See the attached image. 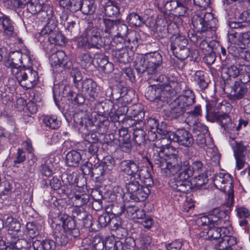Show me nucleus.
<instances>
[{"instance_id": "1", "label": "nucleus", "mask_w": 250, "mask_h": 250, "mask_svg": "<svg viewBox=\"0 0 250 250\" xmlns=\"http://www.w3.org/2000/svg\"><path fill=\"white\" fill-rule=\"evenodd\" d=\"M149 164L151 167L154 165L160 168L161 173L165 176H173L182 169V160L179 155L177 154L167 155L163 149L154 153Z\"/></svg>"}, {"instance_id": "2", "label": "nucleus", "mask_w": 250, "mask_h": 250, "mask_svg": "<svg viewBox=\"0 0 250 250\" xmlns=\"http://www.w3.org/2000/svg\"><path fill=\"white\" fill-rule=\"evenodd\" d=\"M232 106L226 101L219 103L216 106L213 111H209L207 105L206 117L211 122H217L222 128L229 132V130L234 128V124L232 122L229 113L230 112Z\"/></svg>"}, {"instance_id": "3", "label": "nucleus", "mask_w": 250, "mask_h": 250, "mask_svg": "<svg viewBox=\"0 0 250 250\" xmlns=\"http://www.w3.org/2000/svg\"><path fill=\"white\" fill-rule=\"evenodd\" d=\"M134 63L138 74L144 76L148 77L150 74L160 71L163 68L162 57L156 51L153 53L151 61H148L143 56H139L136 57Z\"/></svg>"}, {"instance_id": "4", "label": "nucleus", "mask_w": 250, "mask_h": 250, "mask_svg": "<svg viewBox=\"0 0 250 250\" xmlns=\"http://www.w3.org/2000/svg\"><path fill=\"white\" fill-rule=\"evenodd\" d=\"M192 22L194 28L199 33L209 30L215 31L217 28V20L211 13L197 12L193 16Z\"/></svg>"}, {"instance_id": "5", "label": "nucleus", "mask_w": 250, "mask_h": 250, "mask_svg": "<svg viewBox=\"0 0 250 250\" xmlns=\"http://www.w3.org/2000/svg\"><path fill=\"white\" fill-rule=\"evenodd\" d=\"M214 185L220 190L227 193V206L229 207L232 206L234 202V194L230 175L222 173L216 174L214 178Z\"/></svg>"}, {"instance_id": "6", "label": "nucleus", "mask_w": 250, "mask_h": 250, "mask_svg": "<svg viewBox=\"0 0 250 250\" xmlns=\"http://www.w3.org/2000/svg\"><path fill=\"white\" fill-rule=\"evenodd\" d=\"M173 89L170 86L162 89V87H149L145 94L146 98L150 101L158 103L160 107L171 101Z\"/></svg>"}, {"instance_id": "7", "label": "nucleus", "mask_w": 250, "mask_h": 250, "mask_svg": "<svg viewBox=\"0 0 250 250\" xmlns=\"http://www.w3.org/2000/svg\"><path fill=\"white\" fill-rule=\"evenodd\" d=\"M14 76L23 87L27 89L33 88L37 83V72L30 68L22 67L20 70L14 69Z\"/></svg>"}, {"instance_id": "8", "label": "nucleus", "mask_w": 250, "mask_h": 250, "mask_svg": "<svg viewBox=\"0 0 250 250\" xmlns=\"http://www.w3.org/2000/svg\"><path fill=\"white\" fill-rule=\"evenodd\" d=\"M192 175V170H182L177 177L169 182V186L175 192L185 193L191 189V184L188 179Z\"/></svg>"}, {"instance_id": "9", "label": "nucleus", "mask_w": 250, "mask_h": 250, "mask_svg": "<svg viewBox=\"0 0 250 250\" xmlns=\"http://www.w3.org/2000/svg\"><path fill=\"white\" fill-rule=\"evenodd\" d=\"M125 112L129 116L125 122L126 126L129 127H142L144 125L145 112L140 107L133 105L126 108Z\"/></svg>"}, {"instance_id": "10", "label": "nucleus", "mask_w": 250, "mask_h": 250, "mask_svg": "<svg viewBox=\"0 0 250 250\" xmlns=\"http://www.w3.org/2000/svg\"><path fill=\"white\" fill-rule=\"evenodd\" d=\"M169 140L177 143L180 146L189 147L194 144V139L192 135L186 129L177 130L169 133Z\"/></svg>"}, {"instance_id": "11", "label": "nucleus", "mask_w": 250, "mask_h": 250, "mask_svg": "<svg viewBox=\"0 0 250 250\" xmlns=\"http://www.w3.org/2000/svg\"><path fill=\"white\" fill-rule=\"evenodd\" d=\"M58 220L62 223L61 226L64 231L69 233L74 238L78 237L80 235L79 229L76 228L75 221L71 217L69 216L64 213H60L57 218H55L53 222L58 224Z\"/></svg>"}, {"instance_id": "12", "label": "nucleus", "mask_w": 250, "mask_h": 250, "mask_svg": "<svg viewBox=\"0 0 250 250\" xmlns=\"http://www.w3.org/2000/svg\"><path fill=\"white\" fill-rule=\"evenodd\" d=\"M33 0H7L8 5H13L15 8H24L33 15L43 11V7L38 2H33Z\"/></svg>"}, {"instance_id": "13", "label": "nucleus", "mask_w": 250, "mask_h": 250, "mask_svg": "<svg viewBox=\"0 0 250 250\" xmlns=\"http://www.w3.org/2000/svg\"><path fill=\"white\" fill-rule=\"evenodd\" d=\"M121 171L131 176V177L141 179L144 174L143 169H140L138 164L132 160H124L120 164Z\"/></svg>"}, {"instance_id": "14", "label": "nucleus", "mask_w": 250, "mask_h": 250, "mask_svg": "<svg viewBox=\"0 0 250 250\" xmlns=\"http://www.w3.org/2000/svg\"><path fill=\"white\" fill-rule=\"evenodd\" d=\"M174 101L186 111L194 103L195 96L192 91L188 89L178 96Z\"/></svg>"}, {"instance_id": "15", "label": "nucleus", "mask_w": 250, "mask_h": 250, "mask_svg": "<svg viewBox=\"0 0 250 250\" xmlns=\"http://www.w3.org/2000/svg\"><path fill=\"white\" fill-rule=\"evenodd\" d=\"M211 225H229V216L227 211L220 210L218 208H214L209 214Z\"/></svg>"}, {"instance_id": "16", "label": "nucleus", "mask_w": 250, "mask_h": 250, "mask_svg": "<svg viewBox=\"0 0 250 250\" xmlns=\"http://www.w3.org/2000/svg\"><path fill=\"white\" fill-rule=\"evenodd\" d=\"M82 89L87 94L91 101L95 100L98 96L99 88L97 83L91 79H86L83 81Z\"/></svg>"}, {"instance_id": "17", "label": "nucleus", "mask_w": 250, "mask_h": 250, "mask_svg": "<svg viewBox=\"0 0 250 250\" xmlns=\"http://www.w3.org/2000/svg\"><path fill=\"white\" fill-rule=\"evenodd\" d=\"M82 170L84 174H90L91 177L95 176L97 178L104 176L107 172L102 165H94L92 167V164L90 163L83 165L82 167Z\"/></svg>"}, {"instance_id": "18", "label": "nucleus", "mask_w": 250, "mask_h": 250, "mask_svg": "<svg viewBox=\"0 0 250 250\" xmlns=\"http://www.w3.org/2000/svg\"><path fill=\"white\" fill-rule=\"evenodd\" d=\"M0 26L4 36L11 37L16 35V33L14 31V22L8 16L3 14L0 16Z\"/></svg>"}, {"instance_id": "19", "label": "nucleus", "mask_w": 250, "mask_h": 250, "mask_svg": "<svg viewBox=\"0 0 250 250\" xmlns=\"http://www.w3.org/2000/svg\"><path fill=\"white\" fill-rule=\"evenodd\" d=\"M248 92V87L245 84L236 81L232 86L231 93L229 95L230 100L235 101L243 98Z\"/></svg>"}, {"instance_id": "20", "label": "nucleus", "mask_w": 250, "mask_h": 250, "mask_svg": "<svg viewBox=\"0 0 250 250\" xmlns=\"http://www.w3.org/2000/svg\"><path fill=\"white\" fill-rule=\"evenodd\" d=\"M104 23L106 27L105 32L110 33L112 29H116L118 31L117 36L124 37L127 34L128 27L125 23L121 22H114L110 20L105 21Z\"/></svg>"}, {"instance_id": "21", "label": "nucleus", "mask_w": 250, "mask_h": 250, "mask_svg": "<svg viewBox=\"0 0 250 250\" xmlns=\"http://www.w3.org/2000/svg\"><path fill=\"white\" fill-rule=\"evenodd\" d=\"M94 248L99 250H102L104 248L105 250H120L122 242L116 241L113 239L107 238L105 241L99 239L97 243L93 244Z\"/></svg>"}, {"instance_id": "22", "label": "nucleus", "mask_w": 250, "mask_h": 250, "mask_svg": "<svg viewBox=\"0 0 250 250\" xmlns=\"http://www.w3.org/2000/svg\"><path fill=\"white\" fill-rule=\"evenodd\" d=\"M57 48H53L51 50L52 54L50 56V59L52 61V64H54L56 68L59 67L65 68V53L62 50H56Z\"/></svg>"}, {"instance_id": "23", "label": "nucleus", "mask_w": 250, "mask_h": 250, "mask_svg": "<svg viewBox=\"0 0 250 250\" xmlns=\"http://www.w3.org/2000/svg\"><path fill=\"white\" fill-rule=\"evenodd\" d=\"M185 112V110L173 101L170 104V110L165 111L164 115L167 120H172L180 118Z\"/></svg>"}, {"instance_id": "24", "label": "nucleus", "mask_w": 250, "mask_h": 250, "mask_svg": "<svg viewBox=\"0 0 250 250\" xmlns=\"http://www.w3.org/2000/svg\"><path fill=\"white\" fill-rule=\"evenodd\" d=\"M58 26V21L54 18L48 20V22L44 26L43 28L40 32L39 40L41 41L42 38L43 36H46L47 38L52 34H55L59 31Z\"/></svg>"}, {"instance_id": "25", "label": "nucleus", "mask_w": 250, "mask_h": 250, "mask_svg": "<svg viewBox=\"0 0 250 250\" xmlns=\"http://www.w3.org/2000/svg\"><path fill=\"white\" fill-rule=\"evenodd\" d=\"M193 78L194 81L201 91L205 90L208 87L210 82L208 74L203 71H197Z\"/></svg>"}, {"instance_id": "26", "label": "nucleus", "mask_w": 250, "mask_h": 250, "mask_svg": "<svg viewBox=\"0 0 250 250\" xmlns=\"http://www.w3.org/2000/svg\"><path fill=\"white\" fill-rule=\"evenodd\" d=\"M56 225V226L53 231L55 245L57 244L58 245L65 246L68 242L66 233L60 224H57Z\"/></svg>"}, {"instance_id": "27", "label": "nucleus", "mask_w": 250, "mask_h": 250, "mask_svg": "<svg viewBox=\"0 0 250 250\" xmlns=\"http://www.w3.org/2000/svg\"><path fill=\"white\" fill-rule=\"evenodd\" d=\"M158 72L150 74L148 77V79L150 80L151 82L152 81L155 82L156 83L154 84L159 85L161 87H163L162 89H166V87L168 86H170L172 89L171 83L174 84V82H170L167 76L162 74L158 75Z\"/></svg>"}, {"instance_id": "28", "label": "nucleus", "mask_w": 250, "mask_h": 250, "mask_svg": "<svg viewBox=\"0 0 250 250\" xmlns=\"http://www.w3.org/2000/svg\"><path fill=\"white\" fill-rule=\"evenodd\" d=\"M32 246L33 250H55L56 248L55 243L51 240L35 239L32 241Z\"/></svg>"}, {"instance_id": "29", "label": "nucleus", "mask_w": 250, "mask_h": 250, "mask_svg": "<svg viewBox=\"0 0 250 250\" xmlns=\"http://www.w3.org/2000/svg\"><path fill=\"white\" fill-rule=\"evenodd\" d=\"M83 162L80 152L76 150H71L66 155V163L69 167H78Z\"/></svg>"}, {"instance_id": "30", "label": "nucleus", "mask_w": 250, "mask_h": 250, "mask_svg": "<svg viewBox=\"0 0 250 250\" xmlns=\"http://www.w3.org/2000/svg\"><path fill=\"white\" fill-rule=\"evenodd\" d=\"M229 144L232 148L234 157L245 156L247 148L242 142L236 141L230 137Z\"/></svg>"}, {"instance_id": "31", "label": "nucleus", "mask_w": 250, "mask_h": 250, "mask_svg": "<svg viewBox=\"0 0 250 250\" xmlns=\"http://www.w3.org/2000/svg\"><path fill=\"white\" fill-rule=\"evenodd\" d=\"M146 129L148 131V139L149 140L154 141L157 139L158 136L156 131L158 124L154 118H149L146 123H145Z\"/></svg>"}, {"instance_id": "32", "label": "nucleus", "mask_w": 250, "mask_h": 250, "mask_svg": "<svg viewBox=\"0 0 250 250\" xmlns=\"http://www.w3.org/2000/svg\"><path fill=\"white\" fill-rule=\"evenodd\" d=\"M236 244L235 237H226L215 245V249L216 250H232V247Z\"/></svg>"}, {"instance_id": "33", "label": "nucleus", "mask_w": 250, "mask_h": 250, "mask_svg": "<svg viewBox=\"0 0 250 250\" xmlns=\"http://www.w3.org/2000/svg\"><path fill=\"white\" fill-rule=\"evenodd\" d=\"M21 236L22 235H20L12 236L10 243L12 248L19 250H22L29 247L30 244L26 239L20 238Z\"/></svg>"}, {"instance_id": "34", "label": "nucleus", "mask_w": 250, "mask_h": 250, "mask_svg": "<svg viewBox=\"0 0 250 250\" xmlns=\"http://www.w3.org/2000/svg\"><path fill=\"white\" fill-rule=\"evenodd\" d=\"M150 191L148 187L142 185L132 195H130V198L135 202L144 201L150 194Z\"/></svg>"}, {"instance_id": "35", "label": "nucleus", "mask_w": 250, "mask_h": 250, "mask_svg": "<svg viewBox=\"0 0 250 250\" xmlns=\"http://www.w3.org/2000/svg\"><path fill=\"white\" fill-rule=\"evenodd\" d=\"M81 0H59L60 6L74 13L80 10Z\"/></svg>"}, {"instance_id": "36", "label": "nucleus", "mask_w": 250, "mask_h": 250, "mask_svg": "<svg viewBox=\"0 0 250 250\" xmlns=\"http://www.w3.org/2000/svg\"><path fill=\"white\" fill-rule=\"evenodd\" d=\"M131 128L133 130V139L135 145L139 146H144L146 141V132L142 127L134 126Z\"/></svg>"}, {"instance_id": "37", "label": "nucleus", "mask_w": 250, "mask_h": 250, "mask_svg": "<svg viewBox=\"0 0 250 250\" xmlns=\"http://www.w3.org/2000/svg\"><path fill=\"white\" fill-rule=\"evenodd\" d=\"M47 40L51 44L58 46L65 45V43L67 42V39L60 30L56 32L55 34L48 36Z\"/></svg>"}, {"instance_id": "38", "label": "nucleus", "mask_w": 250, "mask_h": 250, "mask_svg": "<svg viewBox=\"0 0 250 250\" xmlns=\"http://www.w3.org/2000/svg\"><path fill=\"white\" fill-rule=\"evenodd\" d=\"M100 71L105 74L112 72L114 69L113 64L109 62L105 57L98 58L97 61Z\"/></svg>"}, {"instance_id": "39", "label": "nucleus", "mask_w": 250, "mask_h": 250, "mask_svg": "<svg viewBox=\"0 0 250 250\" xmlns=\"http://www.w3.org/2000/svg\"><path fill=\"white\" fill-rule=\"evenodd\" d=\"M126 21L130 25L140 27L145 23V20L137 13H129L126 17Z\"/></svg>"}, {"instance_id": "40", "label": "nucleus", "mask_w": 250, "mask_h": 250, "mask_svg": "<svg viewBox=\"0 0 250 250\" xmlns=\"http://www.w3.org/2000/svg\"><path fill=\"white\" fill-rule=\"evenodd\" d=\"M42 122L44 125L51 129H56L61 125V122L55 115H46L43 117Z\"/></svg>"}, {"instance_id": "41", "label": "nucleus", "mask_w": 250, "mask_h": 250, "mask_svg": "<svg viewBox=\"0 0 250 250\" xmlns=\"http://www.w3.org/2000/svg\"><path fill=\"white\" fill-rule=\"evenodd\" d=\"M94 0H81L80 10L84 15L92 14L95 9Z\"/></svg>"}, {"instance_id": "42", "label": "nucleus", "mask_w": 250, "mask_h": 250, "mask_svg": "<svg viewBox=\"0 0 250 250\" xmlns=\"http://www.w3.org/2000/svg\"><path fill=\"white\" fill-rule=\"evenodd\" d=\"M104 12L109 17L116 16L120 13L119 6L114 1H109L104 6Z\"/></svg>"}, {"instance_id": "43", "label": "nucleus", "mask_w": 250, "mask_h": 250, "mask_svg": "<svg viewBox=\"0 0 250 250\" xmlns=\"http://www.w3.org/2000/svg\"><path fill=\"white\" fill-rule=\"evenodd\" d=\"M100 34L97 29H94L91 31V37L89 41L90 47H102L103 41Z\"/></svg>"}, {"instance_id": "44", "label": "nucleus", "mask_w": 250, "mask_h": 250, "mask_svg": "<svg viewBox=\"0 0 250 250\" xmlns=\"http://www.w3.org/2000/svg\"><path fill=\"white\" fill-rule=\"evenodd\" d=\"M26 229L28 235L33 239L40 234L41 226L38 223L31 222L27 223Z\"/></svg>"}, {"instance_id": "45", "label": "nucleus", "mask_w": 250, "mask_h": 250, "mask_svg": "<svg viewBox=\"0 0 250 250\" xmlns=\"http://www.w3.org/2000/svg\"><path fill=\"white\" fill-rule=\"evenodd\" d=\"M65 17H66L65 22L64 23V26L66 32L69 33L71 35H75L79 32L78 25L74 21L69 19L66 15Z\"/></svg>"}, {"instance_id": "46", "label": "nucleus", "mask_w": 250, "mask_h": 250, "mask_svg": "<svg viewBox=\"0 0 250 250\" xmlns=\"http://www.w3.org/2000/svg\"><path fill=\"white\" fill-rule=\"evenodd\" d=\"M170 47H186L188 42L184 37L180 35H172L170 38Z\"/></svg>"}, {"instance_id": "47", "label": "nucleus", "mask_w": 250, "mask_h": 250, "mask_svg": "<svg viewBox=\"0 0 250 250\" xmlns=\"http://www.w3.org/2000/svg\"><path fill=\"white\" fill-rule=\"evenodd\" d=\"M240 82L244 84L250 83V65H241L239 75Z\"/></svg>"}, {"instance_id": "48", "label": "nucleus", "mask_w": 250, "mask_h": 250, "mask_svg": "<svg viewBox=\"0 0 250 250\" xmlns=\"http://www.w3.org/2000/svg\"><path fill=\"white\" fill-rule=\"evenodd\" d=\"M208 177L204 174H201L194 177L190 183L191 188L197 189L208 182Z\"/></svg>"}, {"instance_id": "49", "label": "nucleus", "mask_w": 250, "mask_h": 250, "mask_svg": "<svg viewBox=\"0 0 250 250\" xmlns=\"http://www.w3.org/2000/svg\"><path fill=\"white\" fill-rule=\"evenodd\" d=\"M137 178L130 177L128 183L126 184V189L130 195H132L141 186L139 181L137 180Z\"/></svg>"}, {"instance_id": "50", "label": "nucleus", "mask_w": 250, "mask_h": 250, "mask_svg": "<svg viewBox=\"0 0 250 250\" xmlns=\"http://www.w3.org/2000/svg\"><path fill=\"white\" fill-rule=\"evenodd\" d=\"M72 199L73 204H75L76 207H81L89 202V197L86 194H75Z\"/></svg>"}, {"instance_id": "51", "label": "nucleus", "mask_w": 250, "mask_h": 250, "mask_svg": "<svg viewBox=\"0 0 250 250\" xmlns=\"http://www.w3.org/2000/svg\"><path fill=\"white\" fill-rule=\"evenodd\" d=\"M173 55L179 60H185L189 55V48H171Z\"/></svg>"}, {"instance_id": "52", "label": "nucleus", "mask_w": 250, "mask_h": 250, "mask_svg": "<svg viewBox=\"0 0 250 250\" xmlns=\"http://www.w3.org/2000/svg\"><path fill=\"white\" fill-rule=\"evenodd\" d=\"M241 65L239 67L232 65L229 67H224L222 70L223 73L227 75V77L235 78L238 76L240 72Z\"/></svg>"}, {"instance_id": "53", "label": "nucleus", "mask_w": 250, "mask_h": 250, "mask_svg": "<svg viewBox=\"0 0 250 250\" xmlns=\"http://www.w3.org/2000/svg\"><path fill=\"white\" fill-rule=\"evenodd\" d=\"M234 56L243 59L247 61H250V52L246 48H235Z\"/></svg>"}, {"instance_id": "54", "label": "nucleus", "mask_w": 250, "mask_h": 250, "mask_svg": "<svg viewBox=\"0 0 250 250\" xmlns=\"http://www.w3.org/2000/svg\"><path fill=\"white\" fill-rule=\"evenodd\" d=\"M111 221V219L108 214L104 213L101 214L99 217L97 229H100L102 228L106 227L110 223Z\"/></svg>"}, {"instance_id": "55", "label": "nucleus", "mask_w": 250, "mask_h": 250, "mask_svg": "<svg viewBox=\"0 0 250 250\" xmlns=\"http://www.w3.org/2000/svg\"><path fill=\"white\" fill-rule=\"evenodd\" d=\"M9 229H11V231H13V233H11V238L13 236H17L18 235H22L23 234V232L20 230V223L16 220H12L10 223Z\"/></svg>"}, {"instance_id": "56", "label": "nucleus", "mask_w": 250, "mask_h": 250, "mask_svg": "<svg viewBox=\"0 0 250 250\" xmlns=\"http://www.w3.org/2000/svg\"><path fill=\"white\" fill-rule=\"evenodd\" d=\"M120 250H135V242L134 240L131 237L126 238L124 243L122 242V246H120Z\"/></svg>"}, {"instance_id": "57", "label": "nucleus", "mask_w": 250, "mask_h": 250, "mask_svg": "<svg viewBox=\"0 0 250 250\" xmlns=\"http://www.w3.org/2000/svg\"><path fill=\"white\" fill-rule=\"evenodd\" d=\"M115 164V162L114 158L110 156H107L103 159L102 165L105 170L109 171L112 169Z\"/></svg>"}, {"instance_id": "58", "label": "nucleus", "mask_w": 250, "mask_h": 250, "mask_svg": "<svg viewBox=\"0 0 250 250\" xmlns=\"http://www.w3.org/2000/svg\"><path fill=\"white\" fill-rule=\"evenodd\" d=\"M193 134L194 137H197L202 134H205L208 132V129L207 126L202 125L200 124H197L193 128Z\"/></svg>"}, {"instance_id": "59", "label": "nucleus", "mask_w": 250, "mask_h": 250, "mask_svg": "<svg viewBox=\"0 0 250 250\" xmlns=\"http://www.w3.org/2000/svg\"><path fill=\"white\" fill-rule=\"evenodd\" d=\"M26 158V157L24 150L21 148H19L17 149V152L14 160V166L22 163L25 161Z\"/></svg>"}, {"instance_id": "60", "label": "nucleus", "mask_w": 250, "mask_h": 250, "mask_svg": "<svg viewBox=\"0 0 250 250\" xmlns=\"http://www.w3.org/2000/svg\"><path fill=\"white\" fill-rule=\"evenodd\" d=\"M127 94L128 92L127 88L125 87H123L120 92V95L118 94V92L114 93V91H113L111 93V98L113 100H118L122 98L123 100L125 101L126 99V96H127Z\"/></svg>"}, {"instance_id": "61", "label": "nucleus", "mask_w": 250, "mask_h": 250, "mask_svg": "<svg viewBox=\"0 0 250 250\" xmlns=\"http://www.w3.org/2000/svg\"><path fill=\"white\" fill-rule=\"evenodd\" d=\"M127 127H122L119 129L118 134L119 136V141L120 142L130 140L131 136L128 133Z\"/></svg>"}, {"instance_id": "62", "label": "nucleus", "mask_w": 250, "mask_h": 250, "mask_svg": "<svg viewBox=\"0 0 250 250\" xmlns=\"http://www.w3.org/2000/svg\"><path fill=\"white\" fill-rule=\"evenodd\" d=\"M221 233H219L218 227H210L207 232L208 238L210 240H215L221 237Z\"/></svg>"}, {"instance_id": "63", "label": "nucleus", "mask_w": 250, "mask_h": 250, "mask_svg": "<svg viewBox=\"0 0 250 250\" xmlns=\"http://www.w3.org/2000/svg\"><path fill=\"white\" fill-rule=\"evenodd\" d=\"M73 122L74 125L80 129L82 127L84 124V118H83V115L81 113H76L73 115Z\"/></svg>"}, {"instance_id": "64", "label": "nucleus", "mask_w": 250, "mask_h": 250, "mask_svg": "<svg viewBox=\"0 0 250 250\" xmlns=\"http://www.w3.org/2000/svg\"><path fill=\"white\" fill-rule=\"evenodd\" d=\"M22 54L20 50L12 51L9 53V58L17 63L18 62L22 63Z\"/></svg>"}]
</instances>
